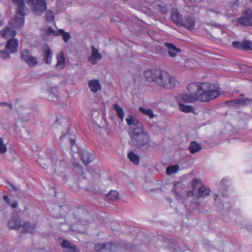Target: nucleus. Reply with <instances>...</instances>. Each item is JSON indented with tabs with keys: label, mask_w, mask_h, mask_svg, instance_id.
Masks as SVG:
<instances>
[{
	"label": "nucleus",
	"mask_w": 252,
	"mask_h": 252,
	"mask_svg": "<svg viewBox=\"0 0 252 252\" xmlns=\"http://www.w3.org/2000/svg\"><path fill=\"white\" fill-rule=\"evenodd\" d=\"M189 94H181L177 96L178 104L193 103L196 101L209 102L220 94L218 87L208 83H193L187 87Z\"/></svg>",
	"instance_id": "f257e3e1"
},
{
	"label": "nucleus",
	"mask_w": 252,
	"mask_h": 252,
	"mask_svg": "<svg viewBox=\"0 0 252 252\" xmlns=\"http://www.w3.org/2000/svg\"><path fill=\"white\" fill-rule=\"evenodd\" d=\"M126 121L129 126L128 132L131 138L129 144L138 149L148 147L150 136L144 130L142 124L132 115H129Z\"/></svg>",
	"instance_id": "f03ea898"
},
{
	"label": "nucleus",
	"mask_w": 252,
	"mask_h": 252,
	"mask_svg": "<svg viewBox=\"0 0 252 252\" xmlns=\"http://www.w3.org/2000/svg\"><path fill=\"white\" fill-rule=\"evenodd\" d=\"M12 1L17 6V14L25 16L28 8L24 0H12ZM26 1L35 15L40 16L47 8V3L45 0H26Z\"/></svg>",
	"instance_id": "7ed1b4c3"
},
{
	"label": "nucleus",
	"mask_w": 252,
	"mask_h": 252,
	"mask_svg": "<svg viewBox=\"0 0 252 252\" xmlns=\"http://www.w3.org/2000/svg\"><path fill=\"white\" fill-rule=\"evenodd\" d=\"M38 161L43 168H49L48 173L50 174L63 172L65 165V162L61 160H58L56 156L53 157L52 159L39 158Z\"/></svg>",
	"instance_id": "20e7f679"
},
{
	"label": "nucleus",
	"mask_w": 252,
	"mask_h": 252,
	"mask_svg": "<svg viewBox=\"0 0 252 252\" xmlns=\"http://www.w3.org/2000/svg\"><path fill=\"white\" fill-rule=\"evenodd\" d=\"M156 75L157 76L155 82L158 86L167 89H171L175 87L176 81L167 72L159 69L157 71Z\"/></svg>",
	"instance_id": "39448f33"
},
{
	"label": "nucleus",
	"mask_w": 252,
	"mask_h": 252,
	"mask_svg": "<svg viewBox=\"0 0 252 252\" xmlns=\"http://www.w3.org/2000/svg\"><path fill=\"white\" fill-rule=\"evenodd\" d=\"M21 58L30 67H34L38 63L37 58L33 57L27 49L23 50L21 55Z\"/></svg>",
	"instance_id": "423d86ee"
},
{
	"label": "nucleus",
	"mask_w": 252,
	"mask_h": 252,
	"mask_svg": "<svg viewBox=\"0 0 252 252\" xmlns=\"http://www.w3.org/2000/svg\"><path fill=\"white\" fill-rule=\"evenodd\" d=\"M238 24L249 26L252 25V10L248 9L244 12L242 16L238 19Z\"/></svg>",
	"instance_id": "0eeeda50"
},
{
	"label": "nucleus",
	"mask_w": 252,
	"mask_h": 252,
	"mask_svg": "<svg viewBox=\"0 0 252 252\" xmlns=\"http://www.w3.org/2000/svg\"><path fill=\"white\" fill-rule=\"evenodd\" d=\"M102 58L101 54L94 46L91 47V54L88 58V61L93 65L97 64V61L101 60Z\"/></svg>",
	"instance_id": "6e6552de"
},
{
	"label": "nucleus",
	"mask_w": 252,
	"mask_h": 252,
	"mask_svg": "<svg viewBox=\"0 0 252 252\" xmlns=\"http://www.w3.org/2000/svg\"><path fill=\"white\" fill-rule=\"evenodd\" d=\"M42 52L43 61L47 64H50L52 60L53 54L51 49L48 45L45 44L43 46Z\"/></svg>",
	"instance_id": "1a4fd4ad"
},
{
	"label": "nucleus",
	"mask_w": 252,
	"mask_h": 252,
	"mask_svg": "<svg viewBox=\"0 0 252 252\" xmlns=\"http://www.w3.org/2000/svg\"><path fill=\"white\" fill-rule=\"evenodd\" d=\"M94 249L97 251H114L116 249V245L111 243H98L95 245Z\"/></svg>",
	"instance_id": "9d476101"
},
{
	"label": "nucleus",
	"mask_w": 252,
	"mask_h": 252,
	"mask_svg": "<svg viewBox=\"0 0 252 252\" xmlns=\"http://www.w3.org/2000/svg\"><path fill=\"white\" fill-rule=\"evenodd\" d=\"M195 23V19L190 16H188L182 19L180 25L189 30H192L194 28Z\"/></svg>",
	"instance_id": "9b49d317"
},
{
	"label": "nucleus",
	"mask_w": 252,
	"mask_h": 252,
	"mask_svg": "<svg viewBox=\"0 0 252 252\" xmlns=\"http://www.w3.org/2000/svg\"><path fill=\"white\" fill-rule=\"evenodd\" d=\"M18 42L16 39H11L6 42L5 48L10 53H14L18 51Z\"/></svg>",
	"instance_id": "f8f14e48"
},
{
	"label": "nucleus",
	"mask_w": 252,
	"mask_h": 252,
	"mask_svg": "<svg viewBox=\"0 0 252 252\" xmlns=\"http://www.w3.org/2000/svg\"><path fill=\"white\" fill-rule=\"evenodd\" d=\"M164 45L167 48L168 54L171 57H175L177 54L181 52L180 48H177L172 43H165Z\"/></svg>",
	"instance_id": "ddd939ff"
},
{
	"label": "nucleus",
	"mask_w": 252,
	"mask_h": 252,
	"mask_svg": "<svg viewBox=\"0 0 252 252\" xmlns=\"http://www.w3.org/2000/svg\"><path fill=\"white\" fill-rule=\"evenodd\" d=\"M57 63L56 68L58 69H63L65 67V59L63 51L59 52L57 55Z\"/></svg>",
	"instance_id": "4468645a"
},
{
	"label": "nucleus",
	"mask_w": 252,
	"mask_h": 252,
	"mask_svg": "<svg viewBox=\"0 0 252 252\" xmlns=\"http://www.w3.org/2000/svg\"><path fill=\"white\" fill-rule=\"evenodd\" d=\"M60 245L62 248L66 249L65 252H79L75 245L67 240H63Z\"/></svg>",
	"instance_id": "2eb2a0df"
},
{
	"label": "nucleus",
	"mask_w": 252,
	"mask_h": 252,
	"mask_svg": "<svg viewBox=\"0 0 252 252\" xmlns=\"http://www.w3.org/2000/svg\"><path fill=\"white\" fill-rule=\"evenodd\" d=\"M15 31L12 28L5 27L3 30L0 31V35L4 38H9L15 36Z\"/></svg>",
	"instance_id": "dca6fc26"
},
{
	"label": "nucleus",
	"mask_w": 252,
	"mask_h": 252,
	"mask_svg": "<svg viewBox=\"0 0 252 252\" xmlns=\"http://www.w3.org/2000/svg\"><path fill=\"white\" fill-rule=\"evenodd\" d=\"M158 70H159V69H154L152 70H146L144 72V76L148 81L155 82V80L157 76L156 74Z\"/></svg>",
	"instance_id": "f3484780"
},
{
	"label": "nucleus",
	"mask_w": 252,
	"mask_h": 252,
	"mask_svg": "<svg viewBox=\"0 0 252 252\" xmlns=\"http://www.w3.org/2000/svg\"><path fill=\"white\" fill-rule=\"evenodd\" d=\"M91 91L93 93H96L101 89V86L98 80H93L88 83Z\"/></svg>",
	"instance_id": "a211bd4d"
},
{
	"label": "nucleus",
	"mask_w": 252,
	"mask_h": 252,
	"mask_svg": "<svg viewBox=\"0 0 252 252\" xmlns=\"http://www.w3.org/2000/svg\"><path fill=\"white\" fill-rule=\"evenodd\" d=\"M21 221L19 218H15L11 220L8 223L10 228L13 229H19L21 227Z\"/></svg>",
	"instance_id": "6ab92c4d"
},
{
	"label": "nucleus",
	"mask_w": 252,
	"mask_h": 252,
	"mask_svg": "<svg viewBox=\"0 0 252 252\" xmlns=\"http://www.w3.org/2000/svg\"><path fill=\"white\" fill-rule=\"evenodd\" d=\"M81 159L83 163L85 165H87L94 160V157L91 154L87 152H84L82 155Z\"/></svg>",
	"instance_id": "aec40b11"
},
{
	"label": "nucleus",
	"mask_w": 252,
	"mask_h": 252,
	"mask_svg": "<svg viewBox=\"0 0 252 252\" xmlns=\"http://www.w3.org/2000/svg\"><path fill=\"white\" fill-rule=\"evenodd\" d=\"M202 148L200 144L195 141H192L189 147V150L191 154H195L199 151Z\"/></svg>",
	"instance_id": "412c9836"
},
{
	"label": "nucleus",
	"mask_w": 252,
	"mask_h": 252,
	"mask_svg": "<svg viewBox=\"0 0 252 252\" xmlns=\"http://www.w3.org/2000/svg\"><path fill=\"white\" fill-rule=\"evenodd\" d=\"M23 230L25 232L33 233L35 229V224L26 222L23 225Z\"/></svg>",
	"instance_id": "4be33fe9"
},
{
	"label": "nucleus",
	"mask_w": 252,
	"mask_h": 252,
	"mask_svg": "<svg viewBox=\"0 0 252 252\" xmlns=\"http://www.w3.org/2000/svg\"><path fill=\"white\" fill-rule=\"evenodd\" d=\"M171 18L173 22L178 25H181L182 21V16L178 11H173L171 14Z\"/></svg>",
	"instance_id": "5701e85b"
},
{
	"label": "nucleus",
	"mask_w": 252,
	"mask_h": 252,
	"mask_svg": "<svg viewBox=\"0 0 252 252\" xmlns=\"http://www.w3.org/2000/svg\"><path fill=\"white\" fill-rule=\"evenodd\" d=\"M127 157L134 164L138 165L139 163V157L133 152H129L127 154Z\"/></svg>",
	"instance_id": "b1692460"
},
{
	"label": "nucleus",
	"mask_w": 252,
	"mask_h": 252,
	"mask_svg": "<svg viewBox=\"0 0 252 252\" xmlns=\"http://www.w3.org/2000/svg\"><path fill=\"white\" fill-rule=\"evenodd\" d=\"M179 109L181 111L185 113H190L194 111L193 106L186 105L185 104H178Z\"/></svg>",
	"instance_id": "393cba45"
},
{
	"label": "nucleus",
	"mask_w": 252,
	"mask_h": 252,
	"mask_svg": "<svg viewBox=\"0 0 252 252\" xmlns=\"http://www.w3.org/2000/svg\"><path fill=\"white\" fill-rule=\"evenodd\" d=\"M113 108L116 111L118 117L121 121H123L124 118V111L122 107L119 106L117 104H115Z\"/></svg>",
	"instance_id": "a878e982"
},
{
	"label": "nucleus",
	"mask_w": 252,
	"mask_h": 252,
	"mask_svg": "<svg viewBox=\"0 0 252 252\" xmlns=\"http://www.w3.org/2000/svg\"><path fill=\"white\" fill-rule=\"evenodd\" d=\"M139 111L144 115L148 116L151 119H152L155 117V115L154 114L152 110L151 109L140 107L139 108Z\"/></svg>",
	"instance_id": "bb28decb"
},
{
	"label": "nucleus",
	"mask_w": 252,
	"mask_h": 252,
	"mask_svg": "<svg viewBox=\"0 0 252 252\" xmlns=\"http://www.w3.org/2000/svg\"><path fill=\"white\" fill-rule=\"evenodd\" d=\"M18 15L17 14V16L15 17L14 22V26L15 27L18 28L22 27L24 24V16H21V17H19L18 16Z\"/></svg>",
	"instance_id": "cd10ccee"
},
{
	"label": "nucleus",
	"mask_w": 252,
	"mask_h": 252,
	"mask_svg": "<svg viewBox=\"0 0 252 252\" xmlns=\"http://www.w3.org/2000/svg\"><path fill=\"white\" fill-rule=\"evenodd\" d=\"M198 194L200 197L206 196L210 194V189L204 186L199 187Z\"/></svg>",
	"instance_id": "c85d7f7f"
},
{
	"label": "nucleus",
	"mask_w": 252,
	"mask_h": 252,
	"mask_svg": "<svg viewBox=\"0 0 252 252\" xmlns=\"http://www.w3.org/2000/svg\"><path fill=\"white\" fill-rule=\"evenodd\" d=\"M118 195H119V193L117 191L111 190L107 195V198L108 200H115L118 198Z\"/></svg>",
	"instance_id": "c756f323"
},
{
	"label": "nucleus",
	"mask_w": 252,
	"mask_h": 252,
	"mask_svg": "<svg viewBox=\"0 0 252 252\" xmlns=\"http://www.w3.org/2000/svg\"><path fill=\"white\" fill-rule=\"evenodd\" d=\"M240 101V98H237L228 101L226 103L230 106L235 107L237 106H241Z\"/></svg>",
	"instance_id": "7c9ffc66"
},
{
	"label": "nucleus",
	"mask_w": 252,
	"mask_h": 252,
	"mask_svg": "<svg viewBox=\"0 0 252 252\" xmlns=\"http://www.w3.org/2000/svg\"><path fill=\"white\" fill-rule=\"evenodd\" d=\"M178 170L179 166L178 165H171L166 168V173L168 175H170L176 172Z\"/></svg>",
	"instance_id": "2f4dec72"
},
{
	"label": "nucleus",
	"mask_w": 252,
	"mask_h": 252,
	"mask_svg": "<svg viewBox=\"0 0 252 252\" xmlns=\"http://www.w3.org/2000/svg\"><path fill=\"white\" fill-rule=\"evenodd\" d=\"M59 34L63 36V38L65 42L67 41L70 38V35L68 33L65 32L64 30L60 29L59 31Z\"/></svg>",
	"instance_id": "473e14b6"
},
{
	"label": "nucleus",
	"mask_w": 252,
	"mask_h": 252,
	"mask_svg": "<svg viewBox=\"0 0 252 252\" xmlns=\"http://www.w3.org/2000/svg\"><path fill=\"white\" fill-rule=\"evenodd\" d=\"M46 19L48 22L52 21L54 19V14L53 11L48 10L46 12Z\"/></svg>",
	"instance_id": "72a5a7b5"
},
{
	"label": "nucleus",
	"mask_w": 252,
	"mask_h": 252,
	"mask_svg": "<svg viewBox=\"0 0 252 252\" xmlns=\"http://www.w3.org/2000/svg\"><path fill=\"white\" fill-rule=\"evenodd\" d=\"M10 52L6 50H0V58L2 59H7L10 58Z\"/></svg>",
	"instance_id": "f704fd0d"
},
{
	"label": "nucleus",
	"mask_w": 252,
	"mask_h": 252,
	"mask_svg": "<svg viewBox=\"0 0 252 252\" xmlns=\"http://www.w3.org/2000/svg\"><path fill=\"white\" fill-rule=\"evenodd\" d=\"M3 199L4 201H6L7 203L10 205L12 208H16L18 207V204L17 202L14 201L13 203H11L10 200L9 199L8 196L4 195Z\"/></svg>",
	"instance_id": "c9c22d12"
},
{
	"label": "nucleus",
	"mask_w": 252,
	"mask_h": 252,
	"mask_svg": "<svg viewBox=\"0 0 252 252\" xmlns=\"http://www.w3.org/2000/svg\"><path fill=\"white\" fill-rule=\"evenodd\" d=\"M7 151V147L3 144L2 139L0 137V154H4Z\"/></svg>",
	"instance_id": "e433bc0d"
},
{
	"label": "nucleus",
	"mask_w": 252,
	"mask_h": 252,
	"mask_svg": "<svg viewBox=\"0 0 252 252\" xmlns=\"http://www.w3.org/2000/svg\"><path fill=\"white\" fill-rule=\"evenodd\" d=\"M243 48L252 50V43L249 40L243 42Z\"/></svg>",
	"instance_id": "4c0bfd02"
},
{
	"label": "nucleus",
	"mask_w": 252,
	"mask_h": 252,
	"mask_svg": "<svg viewBox=\"0 0 252 252\" xmlns=\"http://www.w3.org/2000/svg\"><path fill=\"white\" fill-rule=\"evenodd\" d=\"M74 170L78 172L79 174H82L83 173V170L80 165L75 163L73 164Z\"/></svg>",
	"instance_id": "58836bf2"
},
{
	"label": "nucleus",
	"mask_w": 252,
	"mask_h": 252,
	"mask_svg": "<svg viewBox=\"0 0 252 252\" xmlns=\"http://www.w3.org/2000/svg\"><path fill=\"white\" fill-rule=\"evenodd\" d=\"M180 188V187L178 185H176L174 186L173 189V191L176 194V196L179 199L182 197V193H180L179 191L178 190Z\"/></svg>",
	"instance_id": "ea45409f"
},
{
	"label": "nucleus",
	"mask_w": 252,
	"mask_h": 252,
	"mask_svg": "<svg viewBox=\"0 0 252 252\" xmlns=\"http://www.w3.org/2000/svg\"><path fill=\"white\" fill-rule=\"evenodd\" d=\"M45 32L47 35H48L52 34L55 36L59 35L58 33H57L58 32H55L51 27H49L47 30H46Z\"/></svg>",
	"instance_id": "a19ab883"
},
{
	"label": "nucleus",
	"mask_w": 252,
	"mask_h": 252,
	"mask_svg": "<svg viewBox=\"0 0 252 252\" xmlns=\"http://www.w3.org/2000/svg\"><path fill=\"white\" fill-rule=\"evenodd\" d=\"M232 46L238 49L243 48V42L233 41L232 42Z\"/></svg>",
	"instance_id": "79ce46f5"
},
{
	"label": "nucleus",
	"mask_w": 252,
	"mask_h": 252,
	"mask_svg": "<svg viewBox=\"0 0 252 252\" xmlns=\"http://www.w3.org/2000/svg\"><path fill=\"white\" fill-rule=\"evenodd\" d=\"M200 182V180L197 178H194L192 181H191V186L193 189H195L197 188V185L199 184Z\"/></svg>",
	"instance_id": "37998d69"
},
{
	"label": "nucleus",
	"mask_w": 252,
	"mask_h": 252,
	"mask_svg": "<svg viewBox=\"0 0 252 252\" xmlns=\"http://www.w3.org/2000/svg\"><path fill=\"white\" fill-rule=\"evenodd\" d=\"M241 106L249 105V98H240Z\"/></svg>",
	"instance_id": "c03bdc74"
},
{
	"label": "nucleus",
	"mask_w": 252,
	"mask_h": 252,
	"mask_svg": "<svg viewBox=\"0 0 252 252\" xmlns=\"http://www.w3.org/2000/svg\"><path fill=\"white\" fill-rule=\"evenodd\" d=\"M7 189L10 191H17L18 189L15 187L14 186L11 184H8L7 186Z\"/></svg>",
	"instance_id": "a18cd8bd"
},
{
	"label": "nucleus",
	"mask_w": 252,
	"mask_h": 252,
	"mask_svg": "<svg viewBox=\"0 0 252 252\" xmlns=\"http://www.w3.org/2000/svg\"><path fill=\"white\" fill-rule=\"evenodd\" d=\"M0 106H7L9 107L10 109H12V105L11 103L2 102H0Z\"/></svg>",
	"instance_id": "49530a36"
},
{
	"label": "nucleus",
	"mask_w": 252,
	"mask_h": 252,
	"mask_svg": "<svg viewBox=\"0 0 252 252\" xmlns=\"http://www.w3.org/2000/svg\"><path fill=\"white\" fill-rule=\"evenodd\" d=\"M193 195V193L192 191H189L187 192V196L188 197L192 196Z\"/></svg>",
	"instance_id": "de8ad7c7"
},
{
	"label": "nucleus",
	"mask_w": 252,
	"mask_h": 252,
	"mask_svg": "<svg viewBox=\"0 0 252 252\" xmlns=\"http://www.w3.org/2000/svg\"><path fill=\"white\" fill-rule=\"evenodd\" d=\"M69 140H70V142L71 145L73 146L75 143V140L72 139H69Z\"/></svg>",
	"instance_id": "09e8293b"
},
{
	"label": "nucleus",
	"mask_w": 252,
	"mask_h": 252,
	"mask_svg": "<svg viewBox=\"0 0 252 252\" xmlns=\"http://www.w3.org/2000/svg\"><path fill=\"white\" fill-rule=\"evenodd\" d=\"M252 105V98H249V105Z\"/></svg>",
	"instance_id": "8fccbe9b"
},
{
	"label": "nucleus",
	"mask_w": 252,
	"mask_h": 252,
	"mask_svg": "<svg viewBox=\"0 0 252 252\" xmlns=\"http://www.w3.org/2000/svg\"><path fill=\"white\" fill-rule=\"evenodd\" d=\"M66 137H67V135L66 134H64V135H63L62 137H61V138L62 139H63Z\"/></svg>",
	"instance_id": "3c124183"
},
{
	"label": "nucleus",
	"mask_w": 252,
	"mask_h": 252,
	"mask_svg": "<svg viewBox=\"0 0 252 252\" xmlns=\"http://www.w3.org/2000/svg\"><path fill=\"white\" fill-rule=\"evenodd\" d=\"M214 197L215 200H216L217 199V198L218 197V195L217 194H215Z\"/></svg>",
	"instance_id": "603ef678"
},
{
	"label": "nucleus",
	"mask_w": 252,
	"mask_h": 252,
	"mask_svg": "<svg viewBox=\"0 0 252 252\" xmlns=\"http://www.w3.org/2000/svg\"><path fill=\"white\" fill-rule=\"evenodd\" d=\"M240 95H241V96H243V97L244 96V94H241Z\"/></svg>",
	"instance_id": "864d4df0"
}]
</instances>
